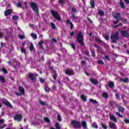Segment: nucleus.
Here are the masks:
<instances>
[{
  "label": "nucleus",
  "mask_w": 129,
  "mask_h": 129,
  "mask_svg": "<svg viewBox=\"0 0 129 129\" xmlns=\"http://www.w3.org/2000/svg\"><path fill=\"white\" fill-rule=\"evenodd\" d=\"M113 18L116 19V20L113 21V25H117L119 23V21H121L123 22L124 24H129L128 21L126 19H122L121 15L119 13H116L113 16Z\"/></svg>",
  "instance_id": "obj_1"
},
{
  "label": "nucleus",
  "mask_w": 129,
  "mask_h": 129,
  "mask_svg": "<svg viewBox=\"0 0 129 129\" xmlns=\"http://www.w3.org/2000/svg\"><path fill=\"white\" fill-rule=\"evenodd\" d=\"M110 39L112 43L116 44L118 40H119V32L116 31L114 34H111L110 36Z\"/></svg>",
  "instance_id": "obj_2"
},
{
  "label": "nucleus",
  "mask_w": 129,
  "mask_h": 129,
  "mask_svg": "<svg viewBox=\"0 0 129 129\" xmlns=\"http://www.w3.org/2000/svg\"><path fill=\"white\" fill-rule=\"evenodd\" d=\"M77 41L81 46H84V37L81 31H79L78 34Z\"/></svg>",
  "instance_id": "obj_3"
},
{
  "label": "nucleus",
  "mask_w": 129,
  "mask_h": 129,
  "mask_svg": "<svg viewBox=\"0 0 129 129\" xmlns=\"http://www.w3.org/2000/svg\"><path fill=\"white\" fill-rule=\"evenodd\" d=\"M50 13L52 16V17L56 19L58 22H62V19H61V17H60V15L58 13V12L55 10H50Z\"/></svg>",
  "instance_id": "obj_4"
},
{
  "label": "nucleus",
  "mask_w": 129,
  "mask_h": 129,
  "mask_svg": "<svg viewBox=\"0 0 129 129\" xmlns=\"http://www.w3.org/2000/svg\"><path fill=\"white\" fill-rule=\"evenodd\" d=\"M30 6L33 12H34L36 15H38V14H39V7H38L37 4L35 3L34 2H32L30 4Z\"/></svg>",
  "instance_id": "obj_5"
},
{
  "label": "nucleus",
  "mask_w": 129,
  "mask_h": 129,
  "mask_svg": "<svg viewBox=\"0 0 129 129\" xmlns=\"http://www.w3.org/2000/svg\"><path fill=\"white\" fill-rule=\"evenodd\" d=\"M71 124H72L74 128H80L81 126V123L80 121H76L75 120L71 121Z\"/></svg>",
  "instance_id": "obj_6"
},
{
  "label": "nucleus",
  "mask_w": 129,
  "mask_h": 129,
  "mask_svg": "<svg viewBox=\"0 0 129 129\" xmlns=\"http://www.w3.org/2000/svg\"><path fill=\"white\" fill-rule=\"evenodd\" d=\"M2 102L4 104V105H7L8 107H9V108H13V105L11 104L8 101V100L6 98H3L2 100Z\"/></svg>",
  "instance_id": "obj_7"
},
{
  "label": "nucleus",
  "mask_w": 129,
  "mask_h": 129,
  "mask_svg": "<svg viewBox=\"0 0 129 129\" xmlns=\"http://www.w3.org/2000/svg\"><path fill=\"white\" fill-rule=\"evenodd\" d=\"M14 120L19 122L23 120V115L22 114H17L14 116Z\"/></svg>",
  "instance_id": "obj_8"
},
{
  "label": "nucleus",
  "mask_w": 129,
  "mask_h": 129,
  "mask_svg": "<svg viewBox=\"0 0 129 129\" xmlns=\"http://www.w3.org/2000/svg\"><path fill=\"white\" fill-rule=\"evenodd\" d=\"M65 74L69 76H72L73 75H75V73L72 70L67 69L65 71Z\"/></svg>",
  "instance_id": "obj_9"
},
{
  "label": "nucleus",
  "mask_w": 129,
  "mask_h": 129,
  "mask_svg": "<svg viewBox=\"0 0 129 129\" xmlns=\"http://www.w3.org/2000/svg\"><path fill=\"white\" fill-rule=\"evenodd\" d=\"M13 13V11L11 9H8V10H6L4 12V15L6 17L8 16H10V15H12Z\"/></svg>",
  "instance_id": "obj_10"
},
{
  "label": "nucleus",
  "mask_w": 129,
  "mask_h": 129,
  "mask_svg": "<svg viewBox=\"0 0 129 129\" xmlns=\"http://www.w3.org/2000/svg\"><path fill=\"white\" fill-rule=\"evenodd\" d=\"M66 24H70V25H71V26H70L71 30H73V29H74V25L73 24V23L70 21L69 19L67 20Z\"/></svg>",
  "instance_id": "obj_11"
},
{
  "label": "nucleus",
  "mask_w": 129,
  "mask_h": 129,
  "mask_svg": "<svg viewBox=\"0 0 129 129\" xmlns=\"http://www.w3.org/2000/svg\"><path fill=\"white\" fill-rule=\"evenodd\" d=\"M110 120H112V121H114V122H117V119L116 118V117L114 115H110Z\"/></svg>",
  "instance_id": "obj_12"
},
{
  "label": "nucleus",
  "mask_w": 129,
  "mask_h": 129,
  "mask_svg": "<svg viewBox=\"0 0 129 129\" xmlns=\"http://www.w3.org/2000/svg\"><path fill=\"white\" fill-rule=\"evenodd\" d=\"M119 80L120 82H123L124 83H127V82H128V78L126 77H125L124 79L120 78L119 79Z\"/></svg>",
  "instance_id": "obj_13"
},
{
  "label": "nucleus",
  "mask_w": 129,
  "mask_h": 129,
  "mask_svg": "<svg viewBox=\"0 0 129 129\" xmlns=\"http://www.w3.org/2000/svg\"><path fill=\"white\" fill-rule=\"evenodd\" d=\"M18 90L19 92H20V93L22 94L23 95L25 94V89L23 87L19 86L18 88Z\"/></svg>",
  "instance_id": "obj_14"
},
{
  "label": "nucleus",
  "mask_w": 129,
  "mask_h": 129,
  "mask_svg": "<svg viewBox=\"0 0 129 129\" xmlns=\"http://www.w3.org/2000/svg\"><path fill=\"white\" fill-rule=\"evenodd\" d=\"M109 125L110 128L116 129V125L113 122H109Z\"/></svg>",
  "instance_id": "obj_15"
},
{
  "label": "nucleus",
  "mask_w": 129,
  "mask_h": 129,
  "mask_svg": "<svg viewBox=\"0 0 129 129\" xmlns=\"http://www.w3.org/2000/svg\"><path fill=\"white\" fill-rule=\"evenodd\" d=\"M90 81L93 84H94L95 85H97L98 84V80L95 79H90Z\"/></svg>",
  "instance_id": "obj_16"
},
{
  "label": "nucleus",
  "mask_w": 129,
  "mask_h": 129,
  "mask_svg": "<svg viewBox=\"0 0 129 129\" xmlns=\"http://www.w3.org/2000/svg\"><path fill=\"white\" fill-rule=\"evenodd\" d=\"M81 123L84 129L87 128V123H86V121L82 120Z\"/></svg>",
  "instance_id": "obj_17"
},
{
  "label": "nucleus",
  "mask_w": 129,
  "mask_h": 129,
  "mask_svg": "<svg viewBox=\"0 0 129 129\" xmlns=\"http://www.w3.org/2000/svg\"><path fill=\"white\" fill-rule=\"evenodd\" d=\"M122 35L124 37V38H127L128 37V32L125 31H121Z\"/></svg>",
  "instance_id": "obj_18"
},
{
  "label": "nucleus",
  "mask_w": 129,
  "mask_h": 129,
  "mask_svg": "<svg viewBox=\"0 0 129 129\" xmlns=\"http://www.w3.org/2000/svg\"><path fill=\"white\" fill-rule=\"evenodd\" d=\"M29 77L31 79V80H35V79L36 78V76H35L33 74H29Z\"/></svg>",
  "instance_id": "obj_19"
},
{
  "label": "nucleus",
  "mask_w": 129,
  "mask_h": 129,
  "mask_svg": "<svg viewBox=\"0 0 129 129\" xmlns=\"http://www.w3.org/2000/svg\"><path fill=\"white\" fill-rule=\"evenodd\" d=\"M43 44H44V41H40L38 45L39 46V48L41 49V50H44V46H43Z\"/></svg>",
  "instance_id": "obj_20"
},
{
  "label": "nucleus",
  "mask_w": 129,
  "mask_h": 129,
  "mask_svg": "<svg viewBox=\"0 0 129 129\" xmlns=\"http://www.w3.org/2000/svg\"><path fill=\"white\" fill-rule=\"evenodd\" d=\"M57 76H58V74H57V72H56V71H54L52 76V77L54 80H57Z\"/></svg>",
  "instance_id": "obj_21"
},
{
  "label": "nucleus",
  "mask_w": 129,
  "mask_h": 129,
  "mask_svg": "<svg viewBox=\"0 0 129 129\" xmlns=\"http://www.w3.org/2000/svg\"><path fill=\"white\" fill-rule=\"evenodd\" d=\"M120 7L121 8V9H125V6L124 5V4L123 3V1H122V0L120 1Z\"/></svg>",
  "instance_id": "obj_22"
},
{
  "label": "nucleus",
  "mask_w": 129,
  "mask_h": 129,
  "mask_svg": "<svg viewBox=\"0 0 129 129\" xmlns=\"http://www.w3.org/2000/svg\"><path fill=\"white\" fill-rule=\"evenodd\" d=\"M108 86H109V87L110 88H113V87H114V83L112 82H109V83L108 84Z\"/></svg>",
  "instance_id": "obj_23"
},
{
  "label": "nucleus",
  "mask_w": 129,
  "mask_h": 129,
  "mask_svg": "<svg viewBox=\"0 0 129 129\" xmlns=\"http://www.w3.org/2000/svg\"><path fill=\"white\" fill-rule=\"evenodd\" d=\"M90 5L93 9L95 8V3L94 2V1L93 0L90 1Z\"/></svg>",
  "instance_id": "obj_24"
},
{
  "label": "nucleus",
  "mask_w": 129,
  "mask_h": 129,
  "mask_svg": "<svg viewBox=\"0 0 129 129\" xmlns=\"http://www.w3.org/2000/svg\"><path fill=\"white\" fill-rule=\"evenodd\" d=\"M89 101L90 102H91V103H93L94 104H97V103H98V102L96 101V100H94L93 99H90Z\"/></svg>",
  "instance_id": "obj_25"
},
{
  "label": "nucleus",
  "mask_w": 129,
  "mask_h": 129,
  "mask_svg": "<svg viewBox=\"0 0 129 129\" xmlns=\"http://www.w3.org/2000/svg\"><path fill=\"white\" fill-rule=\"evenodd\" d=\"M95 41H96V42H98V43H99V44H100L101 43H102L103 44L104 43V42H103L102 40H100L99 39V37H96L95 38Z\"/></svg>",
  "instance_id": "obj_26"
},
{
  "label": "nucleus",
  "mask_w": 129,
  "mask_h": 129,
  "mask_svg": "<svg viewBox=\"0 0 129 129\" xmlns=\"http://www.w3.org/2000/svg\"><path fill=\"white\" fill-rule=\"evenodd\" d=\"M124 109H125L124 108H123V107L122 106H119L118 108V110L120 112H123L124 111Z\"/></svg>",
  "instance_id": "obj_27"
},
{
  "label": "nucleus",
  "mask_w": 129,
  "mask_h": 129,
  "mask_svg": "<svg viewBox=\"0 0 129 129\" xmlns=\"http://www.w3.org/2000/svg\"><path fill=\"white\" fill-rule=\"evenodd\" d=\"M0 81L2 83H5L6 82V79H5V78L3 76H0Z\"/></svg>",
  "instance_id": "obj_28"
},
{
  "label": "nucleus",
  "mask_w": 129,
  "mask_h": 129,
  "mask_svg": "<svg viewBox=\"0 0 129 129\" xmlns=\"http://www.w3.org/2000/svg\"><path fill=\"white\" fill-rule=\"evenodd\" d=\"M81 99H82V100H83V101H85V102L87 101V99H86V96L83 94L81 96Z\"/></svg>",
  "instance_id": "obj_29"
},
{
  "label": "nucleus",
  "mask_w": 129,
  "mask_h": 129,
  "mask_svg": "<svg viewBox=\"0 0 129 129\" xmlns=\"http://www.w3.org/2000/svg\"><path fill=\"white\" fill-rule=\"evenodd\" d=\"M31 37H32V38H33V39H35V40H37V39H38V36H37V34L36 33H31Z\"/></svg>",
  "instance_id": "obj_30"
},
{
  "label": "nucleus",
  "mask_w": 129,
  "mask_h": 129,
  "mask_svg": "<svg viewBox=\"0 0 129 129\" xmlns=\"http://www.w3.org/2000/svg\"><path fill=\"white\" fill-rule=\"evenodd\" d=\"M65 1L66 0H58V3L60 6H62L65 4Z\"/></svg>",
  "instance_id": "obj_31"
},
{
  "label": "nucleus",
  "mask_w": 129,
  "mask_h": 129,
  "mask_svg": "<svg viewBox=\"0 0 129 129\" xmlns=\"http://www.w3.org/2000/svg\"><path fill=\"white\" fill-rule=\"evenodd\" d=\"M115 96L116 99H117L118 100H120V95L119 93H116Z\"/></svg>",
  "instance_id": "obj_32"
},
{
  "label": "nucleus",
  "mask_w": 129,
  "mask_h": 129,
  "mask_svg": "<svg viewBox=\"0 0 129 129\" xmlns=\"http://www.w3.org/2000/svg\"><path fill=\"white\" fill-rule=\"evenodd\" d=\"M102 96L104 98H108V94L107 93H103Z\"/></svg>",
  "instance_id": "obj_33"
},
{
  "label": "nucleus",
  "mask_w": 129,
  "mask_h": 129,
  "mask_svg": "<svg viewBox=\"0 0 129 129\" xmlns=\"http://www.w3.org/2000/svg\"><path fill=\"white\" fill-rule=\"evenodd\" d=\"M29 50L31 52H33V51H34V44H33V43L30 44Z\"/></svg>",
  "instance_id": "obj_34"
},
{
  "label": "nucleus",
  "mask_w": 129,
  "mask_h": 129,
  "mask_svg": "<svg viewBox=\"0 0 129 129\" xmlns=\"http://www.w3.org/2000/svg\"><path fill=\"white\" fill-rule=\"evenodd\" d=\"M98 13L99 16L104 15V12L102 10H99Z\"/></svg>",
  "instance_id": "obj_35"
},
{
  "label": "nucleus",
  "mask_w": 129,
  "mask_h": 129,
  "mask_svg": "<svg viewBox=\"0 0 129 129\" xmlns=\"http://www.w3.org/2000/svg\"><path fill=\"white\" fill-rule=\"evenodd\" d=\"M114 104H115V102H114V101H110L109 102V105H110V106H113Z\"/></svg>",
  "instance_id": "obj_36"
},
{
  "label": "nucleus",
  "mask_w": 129,
  "mask_h": 129,
  "mask_svg": "<svg viewBox=\"0 0 129 129\" xmlns=\"http://www.w3.org/2000/svg\"><path fill=\"white\" fill-rule=\"evenodd\" d=\"M43 119L45 120V121L46 122H47V123H50V119H49V118L47 117H44L43 118Z\"/></svg>",
  "instance_id": "obj_37"
},
{
  "label": "nucleus",
  "mask_w": 129,
  "mask_h": 129,
  "mask_svg": "<svg viewBox=\"0 0 129 129\" xmlns=\"http://www.w3.org/2000/svg\"><path fill=\"white\" fill-rule=\"evenodd\" d=\"M92 127H94V128H98V125L97 124H96V122L93 123L92 124Z\"/></svg>",
  "instance_id": "obj_38"
},
{
  "label": "nucleus",
  "mask_w": 129,
  "mask_h": 129,
  "mask_svg": "<svg viewBox=\"0 0 129 129\" xmlns=\"http://www.w3.org/2000/svg\"><path fill=\"white\" fill-rule=\"evenodd\" d=\"M12 20H13V21H17L19 20V16L14 15L12 17Z\"/></svg>",
  "instance_id": "obj_39"
},
{
  "label": "nucleus",
  "mask_w": 129,
  "mask_h": 129,
  "mask_svg": "<svg viewBox=\"0 0 129 129\" xmlns=\"http://www.w3.org/2000/svg\"><path fill=\"white\" fill-rule=\"evenodd\" d=\"M44 90L46 92H49V91H51V89L49 88V87H45L44 88Z\"/></svg>",
  "instance_id": "obj_40"
},
{
  "label": "nucleus",
  "mask_w": 129,
  "mask_h": 129,
  "mask_svg": "<svg viewBox=\"0 0 129 129\" xmlns=\"http://www.w3.org/2000/svg\"><path fill=\"white\" fill-rule=\"evenodd\" d=\"M115 114H116V115H117L118 116H119V117H120L121 118H122V117H123V116H122V115L120 114V112H116Z\"/></svg>",
  "instance_id": "obj_41"
},
{
  "label": "nucleus",
  "mask_w": 129,
  "mask_h": 129,
  "mask_svg": "<svg viewBox=\"0 0 129 129\" xmlns=\"http://www.w3.org/2000/svg\"><path fill=\"white\" fill-rule=\"evenodd\" d=\"M55 128L56 129H60L61 127H60V125L59 124V123L56 122L55 124Z\"/></svg>",
  "instance_id": "obj_42"
},
{
  "label": "nucleus",
  "mask_w": 129,
  "mask_h": 129,
  "mask_svg": "<svg viewBox=\"0 0 129 129\" xmlns=\"http://www.w3.org/2000/svg\"><path fill=\"white\" fill-rule=\"evenodd\" d=\"M50 25L51 26L52 29H53V30H56V25H55L54 23H51Z\"/></svg>",
  "instance_id": "obj_43"
},
{
  "label": "nucleus",
  "mask_w": 129,
  "mask_h": 129,
  "mask_svg": "<svg viewBox=\"0 0 129 129\" xmlns=\"http://www.w3.org/2000/svg\"><path fill=\"white\" fill-rule=\"evenodd\" d=\"M91 52L92 57H95L96 54H95V51H94V50L93 49L91 50Z\"/></svg>",
  "instance_id": "obj_44"
},
{
  "label": "nucleus",
  "mask_w": 129,
  "mask_h": 129,
  "mask_svg": "<svg viewBox=\"0 0 129 129\" xmlns=\"http://www.w3.org/2000/svg\"><path fill=\"white\" fill-rule=\"evenodd\" d=\"M19 37L21 40H23L26 38V36L24 35H19Z\"/></svg>",
  "instance_id": "obj_45"
},
{
  "label": "nucleus",
  "mask_w": 129,
  "mask_h": 129,
  "mask_svg": "<svg viewBox=\"0 0 129 129\" xmlns=\"http://www.w3.org/2000/svg\"><path fill=\"white\" fill-rule=\"evenodd\" d=\"M2 71L5 73V74H8V71L5 68H3L2 69Z\"/></svg>",
  "instance_id": "obj_46"
},
{
  "label": "nucleus",
  "mask_w": 129,
  "mask_h": 129,
  "mask_svg": "<svg viewBox=\"0 0 129 129\" xmlns=\"http://www.w3.org/2000/svg\"><path fill=\"white\" fill-rule=\"evenodd\" d=\"M40 104L42 105V106H44V105H47V104H46V102L43 101H40L39 102Z\"/></svg>",
  "instance_id": "obj_47"
},
{
  "label": "nucleus",
  "mask_w": 129,
  "mask_h": 129,
  "mask_svg": "<svg viewBox=\"0 0 129 129\" xmlns=\"http://www.w3.org/2000/svg\"><path fill=\"white\" fill-rule=\"evenodd\" d=\"M21 53H24V54H27V52H26V49L25 48L22 47L21 48Z\"/></svg>",
  "instance_id": "obj_48"
},
{
  "label": "nucleus",
  "mask_w": 129,
  "mask_h": 129,
  "mask_svg": "<svg viewBox=\"0 0 129 129\" xmlns=\"http://www.w3.org/2000/svg\"><path fill=\"white\" fill-rule=\"evenodd\" d=\"M98 63L100 65H103L104 64V62H103V60H98Z\"/></svg>",
  "instance_id": "obj_49"
},
{
  "label": "nucleus",
  "mask_w": 129,
  "mask_h": 129,
  "mask_svg": "<svg viewBox=\"0 0 129 129\" xmlns=\"http://www.w3.org/2000/svg\"><path fill=\"white\" fill-rule=\"evenodd\" d=\"M57 119L58 121H62V118H61V115H60V114H57Z\"/></svg>",
  "instance_id": "obj_50"
},
{
  "label": "nucleus",
  "mask_w": 129,
  "mask_h": 129,
  "mask_svg": "<svg viewBox=\"0 0 129 129\" xmlns=\"http://www.w3.org/2000/svg\"><path fill=\"white\" fill-rule=\"evenodd\" d=\"M84 54H85L86 56H89V51L87 50H85Z\"/></svg>",
  "instance_id": "obj_51"
},
{
  "label": "nucleus",
  "mask_w": 129,
  "mask_h": 129,
  "mask_svg": "<svg viewBox=\"0 0 129 129\" xmlns=\"http://www.w3.org/2000/svg\"><path fill=\"white\" fill-rule=\"evenodd\" d=\"M104 38L106 40V41H107V40H109V35H106L104 37Z\"/></svg>",
  "instance_id": "obj_52"
},
{
  "label": "nucleus",
  "mask_w": 129,
  "mask_h": 129,
  "mask_svg": "<svg viewBox=\"0 0 129 129\" xmlns=\"http://www.w3.org/2000/svg\"><path fill=\"white\" fill-rule=\"evenodd\" d=\"M71 46L73 48V49H74V50L75 51V50H76V46H75V44H74V43H72L71 44Z\"/></svg>",
  "instance_id": "obj_53"
},
{
  "label": "nucleus",
  "mask_w": 129,
  "mask_h": 129,
  "mask_svg": "<svg viewBox=\"0 0 129 129\" xmlns=\"http://www.w3.org/2000/svg\"><path fill=\"white\" fill-rule=\"evenodd\" d=\"M39 80H40L41 83H45V80L44 79H43L42 78H40Z\"/></svg>",
  "instance_id": "obj_54"
},
{
  "label": "nucleus",
  "mask_w": 129,
  "mask_h": 129,
  "mask_svg": "<svg viewBox=\"0 0 129 129\" xmlns=\"http://www.w3.org/2000/svg\"><path fill=\"white\" fill-rule=\"evenodd\" d=\"M102 126L104 129H107V126H106V124H104V123L102 124Z\"/></svg>",
  "instance_id": "obj_55"
},
{
  "label": "nucleus",
  "mask_w": 129,
  "mask_h": 129,
  "mask_svg": "<svg viewBox=\"0 0 129 129\" xmlns=\"http://www.w3.org/2000/svg\"><path fill=\"white\" fill-rule=\"evenodd\" d=\"M123 121L125 123H129V119L128 118H125Z\"/></svg>",
  "instance_id": "obj_56"
},
{
  "label": "nucleus",
  "mask_w": 129,
  "mask_h": 129,
  "mask_svg": "<svg viewBox=\"0 0 129 129\" xmlns=\"http://www.w3.org/2000/svg\"><path fill=\"white\" fill-rule=\"evenodd\" d=\"M72 12H73L74 13H77V10L74 8H72Z\"/></svg>",
  "instance_id": "obj_57"
},
{
  "label": "nucleus",
  "mask_w": 129,
  "mask_h": 129,
  "mask_svg": "<svg viewBox=\"0 0 129 129\" xmlns=\"http://www.w3.org/2000/svg\"><path fill=\"white\" fill-rule=\"evenodd\" d=\"M13 62L14 63H16V65H18V64H20V62L16 59H14Z\"/></svg>",
  "instance_id": "obj_58"
},
{
  "label": "nucleus",
  "mask_w": 129,
  "mask_h": 129,
  "mask_svg": "<svg viewBox=\"0 0 129 129\" xmlns=\"http://www.w3.org/2000/svg\"><path fill=\"white\" fill-rule=\"evenodd\" d=\"M17 7L18 8H22V3L21 2L18 3Z\"/></svg>",
  "instance_id": "obj_59"
},
{
  "label": "nucleus",
  "mask_w": 129,
  "mask_h": 129,
  "mask_svg": "<svg viewBox=\"0 0 129 129\" xmlns=\"http://www.w3.org/2000/svg\"><path fill=\"white\" fill-rule=\"evenodd\" d=\"M72 19H73V20H76L77 19V17H76L75 15H72Z\"/></svg>",
  "instance_id": "obj_60"
},
{
  "label": "nucleus",
  "mask_w": 129,
  "mask_h": 129,
  "mask_svg": "<svg viewBox=\"0 0 129 129\" xmlns=\"http://www.w3.org/2000/svg\"><path fill=\"white\" fill-rule=\"evenodd\" d=\"M16 94L17 96H21L22 95H23V94H22L21 93H20L19 92L16 93Z\"/></svg>",
  "instance_id": "obj_61"
},
{
  "label": "nucleus",
  "mask_w": 129,
  "mask_h": 129,
  "mask_svg": "<svg viewBox=\"0 0 129 129\" xmlns=\"http://www.w3.org/2000/svg\"><path fill=\"white\" fill-rule=\"evenodd\" d=\"M87 19L88 21L89 22H90V23L91 24H93V21H92L91 20V19H90V18H89L88 17Z\"/></svg>",
  "instance_id": "obj_62"
},
{
  "label": "nucleus",
  "mask_w": 129,
  "mask_h": 129,
  "mask_svg": "<svg viewBox=\"0 0 129 129\" xmlns=\"http://www.w3.org/2000/svg\"><path fill=\"white\" fill-rule=\"evenodd\" d=\"M74 34H75V32H74V31L70 33V36L71 37H73V36H74Z\"/></svg>",
  "instance_id": "obj_63"
},
{
  "label": "nucleus",
  "mask_w": 129,
  "mask_h": 129,
  "mask_svg": "<svg viewBox=\"0 0 129 129\" xmlns=\"http://www.w3.org/2000/svg\"><path fill=\"white\" fill-rule=\"evenodd\" d=\"M51 40H52V41L54 42V43H57V39H56L55 38H51Z\"/></svg>",
  "instance_id": "obj_64"
}]
</instances>
